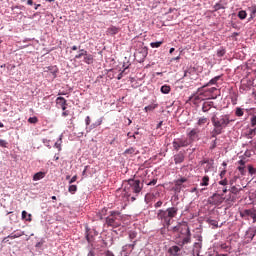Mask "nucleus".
<instances>
[{
  "label": "nucleus",
  "instance_id": "c9c22d12",
  "mask_svg": "<svg viewBox=\"0 0 256 256\" xmlns=\"http://www.w3.org/2000/svg\"><path fill=\"white\" fill-rule=\"evenodd\" d=\"M61 141L62 139L60 138L58 142L55 143L54 147H56V149H58V151H61Z\"/></svg>",
  "mask_w": 256,
  "mask_h": 256
},
{
  "label": "nucleus",
  "instance_id": "423d86ee",
  "mask_svg": "<svg viewBox=\"0 0 256 256\" xmlns=\"http://www.w3.org/2000/svg\"><path fill=\"white\" fill-rule=\"evenodd\" d=\"M172 145L175 151H179L181 147H189V140L178 138L172 142Z\"/></svg>",
  "mask_w": 256,
  "mask_h": 256
},
{
  "label": "nucleus",
  "instance_id": "4c0bfd02",
  "mask_svg": "<svg viewBox=\"0 0 256 256\" xmlns=\"http://www.w3.org/2000/svg\"><path fill=\"white\" fill-rule=\"evenodd\" d=\"M78 177L77 175H74L70 180H69V185H73V183H75V181H77Z\"/></svg>",
  "mask_w": 256,
  "mask_h": 256
},
{
  "label": "nucleus",
  "instance_id": "72a5a7b5",
  "mask_svg": "<svg viewBox=\"0 0 256 256\" xmlns=\"http://www.w3.org/2000/svg\"><path fill=\"white\" fill-rule=\"evenodd\" d=\"M250 123H251V127H256V115L251 117Z\"/></svg>",
  "mask_w": 256,
  "mask_h": 256
},
{
  "label": "nucleus",
  "instance_id": "9d476101",
  "mask_svg": "<svg viewBox=\"0 0 256 256\" xmlns=\"http://www.w3.org/2000/svg\"><path fill=\"white\" fill-rule=\"evenodd\" d=\"M56 105H57L58 109H62V111L67 110V100L64 97H57Z\"/></svg>",
  "mask_w": 256,
  "mask_h": 256
},
{
  "label": "nucleus",
  "instance_id": "4be33fe9",
  "mask_svg": "<svg viewBox=\"0 0 256 256\" xmlns=\"http://www.w3.org/2000/svg\"><path fill=\"white\" fill-rule=\"evenodd\" d=\"M200 185L201 187H207L209 185V176H204Z\"/></svg>",
  "mask_w": 256,
  "mask_h": 256
},
{
  "label": "nucleus",
  "instance_id": "bb28decb",
  "mask_svg": "<svg viewBox=\"0 0 256 256\" xmlns=\"http://www.w3.org/2000/svg\"><path fill=\"white\" fill-rule=\"evenodd\" d=\"M198 241H199V242H195V243H194V247H195L196 249H201V243H202V241H203V237H202V236H199V237H198Z\"/></svg>",
  "mask_w": 256,
  "mask_h": 256
},
{
  "label": "nucleus",
  "instance_id": "2eb2a0df",
  "mask_svg": "<svg viewBox=\"0 0 256 256\" xmlns=\"http://www.w3.org/2000/svg\"><path fill=\"white\" fill-rule=\"evenodd\" d=\"M179 251H181V248H179V246H172L169 248L168 253H170V255L177 256Z\"/></svg>",
  "mask_w": 256,
  "mask_h": 256
},
{
  "label": "nucleus",
  "instance_id": "4468645a",
  "mask_svg": "<svg viewBox=\"0 0 256 256\" xmlns=\"http://www.w3.org/2000/svg\"><path fill=\"white\" fill-rule=\"evenodd\" d=\"M120 29L115 27V26H111L107 29L106 33L107 35H117V33H119Z\"/></svg>",
  "mask_w": 256,
  "mask_h": 256
},
{
  "label": "nucleus",
  "instance_id": "473e14b6",
  "mask_svg": "<svg viewBox=\"0 0 256 256\" xmlns=\"http://www.w3.org/2000/svg\"><path fill=\"white\" fill-rule=\"evenodd\" d=\"M248 172L250 175H255L256 169L252 167L251 165L248 166Z\"/></svg>",
  "mask_w": 256,
  "mask_h": 256
},
{
  "label": "nucleus",
  "instance_id": "37998d69",
  "mask_svg": "<svg viewBox=\"0 0 256 256\" xmlns=\"http://www.w3.org/2000/svg\"><path fill=\"white\" fill-rule=\"evenodd\" d=\"M163 205V201H158L154 204V207L157 209Z\"/></svg>",
  "mask_w": 256,
  "mask_h": 256
},
{
  "label": "nucleus",
  "instance_id": "09e8293b",
  "mask_svg": "<svg viewBox=\"0 0 256 256\" xmlns=\"http://www.w3.org/2000/svg\"><path fill=\"white\" fill-rule=\"evenodd\" d=\"M226 173H227V170H223V171L220 173L221 179H223V177H225Z\"/></svg>",
  "mask_w": 256,
  "mask_h": 256
},
{
  "label": "nucleus",
  "instance_id": "f03ea898",
  "mask_svg": "<svg viewBox=\"0 0 256 256\" xmlns=\"http://www.w3.org/2000/svg\"><path fill=\"white\" fill-rule=\"evenodd\" d=\"M179 213V208L177 206H172L166 210L160 209L157 212V220L161 221L164 226L169 227L171 225V219H175Z\"/></svg>",
  "mask_w": 256,
  "mask_h": 256
},
{
  "label": "nucleus",
  "instance_id": "e433bc0d",
  "mask_svg": "<svg viewBox=\"0 0 256 256\" xmlns=\"http://www.w3.org/2000/svg\"><path fill=\"white\" fill-rule=\"evenodd\" d=\"M183 184L181 183V181L178 179V180H176L175 181V187H176V189H181V186H182Z\"/></svg>",
  "mask_w": 256,
  "mask_h": 256
},
{
  "label": "nucleus",
  "instance_id": "680f3d73",
  "mask_svg": "<svg viewBox=\"0 0 256 256\" xmlns=\"http://www.w3.org/2000/svg\"><path fill=\"white\" fill-rule=\"evenodd\" d=\"M191 193H197V188H192Z\"/></svg>",
  "mask_w": 256,
  "mask_h": 256
},
{
  "label": "nucleus",
  "instance_id": "864d4df0",
  "mask_svg": "<svg viewBox=\"0 0 256 256\" xmlns=\"http://www.w3.org/2000/svg\"><path fill=\"white\" fill-rule=\"evenodd\" d=\"M178 180H180L182 184H183V183H187V178H185V177L180 178V179H178Z\"/></svg>",
  "mask_w": 256,
  "mask_h": 256
},
{
  "label": "nucleus",
  "instance_id": "f3484780",
  "mask_svg": "<svg viewBox=\"0 0 256 256\" xmlns=\"http://www.w3.org/2000/svg\"><path fill=\"white\" fill-rule=\"evenodd\" d=\"M219 79H221V76H215L205 85V87H209L210 85H217V81H219Z\"/></svg>",
  "mask_w": 256,
  "mask_h": 256
},
{
  "label": "nucleus",
  "instance_id": "c85d7f7f",
  "mask_svg": "<svg viewBox=\"0 0 256 256\" xmlns=\"http://www.w3.org/2000/svg\"><path fill=\"white\" fill-rule=\"evenodd\" d=\"M135 154V148L130 147L124 151V155H133Z\"/></svg>",
  "mask_w": 256,
  "mask_h": 256
},
{
  "label": "nucleus",
  "instance_id": "f257e3e1",
  "mask_svg": "<svg viewBox=\"0 0 256 256\" xmlns=\"http://www.w3.org/2000/svg\"><path fill=\"white\" fill-rule=\"evenodd\" d=\"M212 125L214 129L211 132V136L213 139L217 138V135H221L223 133V129L227 128L233 120H231V116L229 114H223L217 116L214 114L211 118Z\"/></svg>",
  "mask_w": 256,
  "mask_h": 256
},
{
  "label": "nucleus",
  "instance_id": "393cba45",
  "mask_svg": "<svg viewBox=\"0 0 256 256\" xmlns=\"http://www.w3.org/2000/svg\"><path fill=\"white\" fill-rule=\"evenodd\" d=\"M244 114L245 113L243 112V108H239V107L236 108V111H235L236 117H243Z\"/></svg>",
  "mask_w": 256,
  "mask_h": 256
},
{
  "label": "nucleus",
  "instance_id": "0eeeda50",
  "mask_svg": "<svg viewBox=\"0 0 256 256\" xmlns=\"http://www.w3.org/2000/svg\"><path fill=\"white\" fill-rule=\"evenodd\" d=\"M230 196L227 198V201H232L235 202L237 201V194L241 193V191H243V188L241 187H237V186H232L230 189Z\"/></svg>",
  "mask_w": 256,
  "mask_h": 256
},
{
  "label": "nucleus",
  "instance_id": "c756f323",
  "mask_svg": "<svg viewBox=\"0 0 256 256\" xmlns=\"http://www.w3.org/2000/svg\"><path fill=\"white\" fill-rule=\"evenodd\" d=\"M28 123H31L32 125H35L36 123H39V119L36 116L30 117L28 119Z\"/></svg>",
  "mask_w": 256,
  "mask_h": 256
},
{
  "label": "nucleus",
  "instance_id": "4d7b16f0",
  "mask_svg": "<svg viewBox=\"0 0 256 256\" xmlns=\"http://www.w3.org/2000/svg\"><path fill=\"white\" fill-rule=\"evenodd\" d=\"M123 79V72H121L119 75H118V80H121Z\"/></svg>",
  "mask_w": 256,
  "mask_h": 256
},
{
  "label": "nucleus",
  "instance_id": "f8f14e48",
  "mask_svg": "<svg viewBox=\"0 0 256 256\" xmlns=\"http://www.w3.org/2000/svg\"><path fill=\"white\" fill-rule=\"evenodd\" d=\"M185 161V152L180 151L178 154L174 155L175 165H179Z\"/></svg>",
  "mask_w": 256,
  "mask_h": 256
},
{
  "label": "nucleus",
  "instance_id": "5701e85b",
  "mask_svg": "<svg viewBox=\"0 0 256 256\" xmlns=\"http://www.w3.org/2000/svg\"><path fill=\"white\" fill-rule=\"evenodd\" d=\"M144 109H145L146 113H149V111H154V109H157V104L148 105Z\"/></svg>",
  "mask_w": 256,
  "mask_h": 256
},
{
  "label": "nucleus",
  "instance_id": "79ce46f5",
  "mask_svg": "<svg viewBox=\"0 0 256 256\" xmlns=\"http://www.w3.org/2000/svg\"><path fill=\"white\" fill-rule=\"evenodd\" d=\"M217 55L218 57H223V55H225V50H218Z\"/></svg>",
  "mask_w": 256,
  "mask_h": 256
},
{
  "label": "nucleus",
  "instance_id": "052dcab7",
  "mask_svg": "<svg viewBox=\"0 0 256 256\" xmlns=\"http://www.w3.org/2000/svg\"><path fill=\"white\" fill-rule=\"evenodd\" d=\"M27 5H33V0H28Z\"/></svg>",
  "mask_w": 256,
  "mask_h": 256
},
{
  "label": "nucleus",
  "instance_id": "b1692460",
  "mask_svg": "<svg viewBox=\"0 0 256 256\" xmlns=\"http://www.w3.org/2000/svg\"><path fill=\"white\" fill-rule=\"evenodd\" d=\"M68 191L71 193V195H75V193H77V185H70L68 187Z\"/></svg>",
  "mask_w": 256,
  "mask_h": 256
},
{
  "label": "nucleus",
  "instance_id": "6e6552de",
  "mask_svg": "<svg viewBox=\"0 0 256 256\" xmlns=\"http://www.w3.org/2000/svg\"><path fill=\"white\" fill-rule=\"evenodd\" d=\"M225 201V198L221 196V194H214L213 196L208 198V202L210 205H221Z\"/></svg>",
  "mask_w": 256,
  "mask_h": 256
},
{
  "label": "nucleus",
  "instance_id": "338daca9",
  "mask_svg": "<svg viewBox=\"0 0 256 256\" xmlns=\"http://www.w3.org/2000/svg\"><path fill=\"white\" fill-rule=\"evenodd\" d=\"M205 105H206V104H204L203 107H202V111H204V113L207 111Z\"/></svg>",
  "mask_w": 256,
  "mask_h": 256
},
{
  "label": "nucleus",
  "instance_id": "774afa93",
  "mask_svg": "<svg viewBox=\"0 0 256 256\" xmlns=\"http://www.w3.org/2000/svg\"><path fill=\"white\" fill-rule=\"evenodd\" d=\"M216 256H227V254H217Z\"/></svg>",
  "mask_w": 256,
  "mask_h": 256
},
{
  "label": "nucleus",
  "instance_id": "1a4fd4ad",
  "mask_svg": "<svg viewBox=\"0 0 256 256\" xmlns=\"http://www.w3.org/2000/svg\"><path fill=\"white\" fill-rule=\"evenodd\" d=\"M183 230L185 231L186 236L183 238L181 246L191 243V229H189V226L186 225L184 226Z\"/></svg>",
  "mask_w": 256,
  "mask_h": 256
},
{
  "label": "nucleus",
  "instance_id": "0e129e2a",
  "mask_svg": "<svg viewBox=\"0 0 256 256\" xmlns=\"http://www.w3.org/2000/svg\"><path fill=\"white\" fill-rule=\"evenodd\" d=\"M221 249H227V245L222 244V245H221Z\"/></svg>",
  "mask_w": 256,
  "mask_h": 256
},
{
  "label": "nucleus",
  "instance_id": "20e7f679",
  "mask_svg": "<svg viewBox=\"0 0 256 256\" xmlns=\"http://www.w3.org/2000/svg\"><path fill=\"white\" fill-rule=\"evenodd\" d=\"M121 221H123V216H121V212L112 211L110 215L106 217V225L107 227H112V229H117V227H121Z\"/></svg>",
  "mask_w": 256,
  "mask_h": 256
},
{
  "label": "nucleus",
  "instance_id": "e2e57ef3",
  "mask_svg": "<svg viewBox=\"0 0 256 256\" xmlns=\"http://www.w3.org/2000/svg\"><path fill=\"white\" fill-rule=\"evenodd\" d=\"M252 15H256V8L252 9Z\"/></svg>",
  "mask_w": 256,
  "mask_h": 256
},
{
  "label": "nucleus",
  "instance_id": "de8ad7c7",
  "mask_svg": "<svg viewBox=\"0 0 256 256\" xmlns=\"http://www.w3.org/2000/svg\"><path fill=\"white\" fill-rule=\"evenodd\" d=\"M149 186H153V185H157V180L156 179H153L152 181H150L148 183Z\"/></svg>",
  "mask_w": 256,
  "mask_h": 256
},
{
  "label": "nucleus",
  "instance_id": "aec40b11",
  "mask_svg": "<svg viewBox=\"0 0 256 256\" xmlns=\"http://www.w3.org/2000/svg\"><path fill=\"white\" fill-rule=\"evenodd\" d=\"M209 119H207L206 117H202V118H199L198 122H197V125L199 127H203V125H205L206 123H208Z\"/></svg>",
  "mask_w": 256,
  "mask_h": 256
},
{
  "label": "nucleus",
  "instance_id": "9b49d317",
  "mask_svg": "<svg viewBox=\"0 0 256 256\" xmlns=\"http://www.w3.org/2000/svg\"><path fill=\"white\" fill-rule=\"evenodd\" d=\"M242 217H251L253 222H256V210L255 209H246L242 213Z\"/></svg>",
  "mask_w": 256,
  "mask_h": 256
},
{
  "label": "nucleus",
  "instance_id": "412c9836",
  "mask_svg": "<svg viewBox=\"0 0 256 256\" xmlns=\"http://www.w3.org/2000/svg\"><path fill=\"white\" fill-rule=\"evenodd\" d=\"M163 45V41H158V42H151L150 43V47H152V49H159L160 46Z\"/></svg>",
  "mask_w": 256,
  "mask_h": 256
},
{
  "label": "nucleus",
  "instance_id": "69168bd1",
  "mask_svg": "<svg viewBox=\"0 0 256 256\" xmlns=\"http://www.w3.org/2000/svg\"><path fill=\"white\" fill-rule=\"evenodd\" d=\"M161 125H163V121H161L158 125H157V129H159L161 127Z\"/></svg>",
  "mask_w": 256,
  "mask_h": 256
},
{
  "label": "nucleus",
  "instance_id": "39448f33",
  "mask_svg": "<svg viewBox=\"0 0 256 256\" xmlns=\"http://www.w3.org/2000/svg\"><path fill=\"white\" fill-rule=\"evenodd\" d=\"M75 60L77 59H83V61L87 64V65H92L94 58L93 55L89 54V52H87V50L85 49H80L78 51V54L75 55L74 57Z\"/></svg>",
  "mask_w": 256,
  "mask_h": 256
},
{
  "label": "nucleus",
  "instance_id": "49530a36",
  "mask_svg": "<svg viewBox=\"0 0 256 256\" xmlns=\"http://www.w3.org/2000/svg\"><path fill=\"white\" fill-rule=\"evenodd\" d=\"M245 163H247L245 160L238 161V165H240V167H245Z\"/></svg>",
  "mask_w": 256,
  "mask_h": 256
},
{
  "label": "nucleus",
  "instance_id": "6e6d98bb",
  "mask_svg": "<svg viewBox=\"0 0 256 256\" xmlns=\"http://www.w3.org/2000/svg\"><path fill=\"white\" fill-rule=\"evenodd\" d=\"M179 59H181V56H177L175 58H172L171 61H179Z\"/></svg>",
  "mask_w": 256,
  "mask_h": 256
},
{
  "label": "nucleus",
  "instance_id": "dca6fc26",
  "mask_svg": "<svg viewBox=\"0 0 256 256\" xmlns=\"http://www.w3.org/2000/svg\"><path fill=\"white\" fill-rule=\"evenodd\" d=\"M161 93L164 95H168V93H171V86L169 85H163L160 89Z\"/></svg>",
  "mask_w": 256,
  "mask_h": 256
},
{
  "label": "nucleus",
  "instance_id": "a19ab883",
  "mask_svg": "<svg viewBox=\"0 0 256 256\" xmlns=\"http://www.w3.org/2000/svg\"><path fill=\"white\" fill-rule=\"evenodd\" d=\"M255 133H256V127L254 129L249 130L248 136L251 137L252 135H255Z\"/></svg>",
  "mask_w": 256,
  "mask_h": 256
},
{
  "label": "nucleus",
  "instance_id": "2f4dec72",
  "mask_svg": "<svg viewBox=\"0 0 256 256\" xmlns=\"http://www.w3.org/2000/svg\"><path fill=\"white\" fill-rule=\"evenodd\" d=\"M221 9H225V7L221 3H217L214 5V11H219Z\"/></svg>",
  "mask_w": 256,
  "mask_h": 256
},
{
  "label": "nucleus",
  "instance_id": "8fccbe9b",
  "mask_svg": "<svg viewBox=\"0 0 256 256\" xmlns=\"http://www.w3.org/2000/svg\"><path fill=\"white\" fill-rule=\"evenodd\" d=\"M215 147H217V140L213 141L212 146L210 147V149H215Z\"/></svg>",
  "mask_w": 256,
  "mask_h": 256
},
{
  "label": "nucleus",
  "instance_id": "7ed1b4c3",
  "mask_svg": "<svg viewBox=\"0 0 256 256\" xmlns=\"http://www.w3.org/2000/svg\"><path fill=\"white\" fill-rule=\"evenodd\" d=\"M124 191L126 195L131 196V193H135L137 195L140 191H143V184L140 180L129 179L125 180L124 183Z\"/></svg>",
  "mask_w": 256,
  "mask_h": 256
},
{
  "label": "nucleus",
  "instance_id": "3c124183",
  "mask_svg": "<svg viewBox=\"0 0 256 256\" xmlns=\"http://www.w3.org/2000/svg\"><path fill=\"white\" fill-rule=\"evenodd\" d=\"M64 112H62V117H68L69 115V111H65L63 110Z\"/></svg>",
  "mask_w": 256,
  "mask_h": 256
},
{
  "label": "nucleus",
  "instance_id": "a18cd8bd",
  "mask_svg": "<svg viewBox=\"0 0 256 256\" xmlns=\"http://www.w3.org/2000/svg\"><path fill=\"white\" fill-rule=\"evenodd\" d=\"M135 237H137V233H135V232H130L129 233V238L130 239H135Z\"/></svg>",
  "mask_w": 256,
  "mask_h": 256
},
{
  "label": "nucleus",
  "instance_id": "c03bdc74",
  "mask_svg": "<svg viewBox=\"0 0 256 256\" xmlns=\"http://www.w3.org/2000/svg\"><path fill=\"white\" fill-rule=\"evenodd\" d=\"M0 147H7V142L3 139L0 140Z\"/></svg>",
  "mask_w": 256,
  "mask_h": 256
},
{
  "label": "nucleus",
  "instance_id": "7c9ffc66",
  "mask_svg": "<svg viewBox=\"0 0 256 256\" xmlns=\"http://www.w3.org/2000/svg\"><path fill=\"white\" fill-rule=\"evenodd\" d=\"M127 137H129L130 139H136V141H140L141 136H135V134H132L131 132L127 133Z\"/></svg>",
  "mask_w": 256,
  "mask_h": 256
},
{
  "label": "nucleus",
  "instance_id": "6ab92c4d",
  "mask_svg": "<svg viewBox=\"0 0 256 256\" xmlns=\"http://www.w3.org/2000/svg\"><path fill=\"white\" fill-rule=\"evenodd\" d=\"M43 177H45V173H43V172H37V173L34 174V176H33V181H40V179H43Z\"/></svg>",
  "mask_w": 256,
  "mask_h": 256
},
{
  "label": "nucleus",
  "instance_id": "cd10ccee",
  "mask_svg": "<svg viewBox=\"0 0 256 256\" xmlns=\"http://www.w3.org/2000/svg\"><path fill=\"white\" fill-rule=\"evenodd\" d=\"M238 17L239 19H246L247 18V12L245 10L239 11L238 12Z\"/></svg>",
  "mask_w": 256,
  "mask_h": 256
},
{
  "label": "nucleus",
  "instance_id": "a211bd4d",
  "mask_svg": "<svg viewBox=\"0 0 256 256\" xmlns=\"http://www.w3.org/2000/svg\"><path fill=\"white\" fill-rule=\"evenodd\" d=\"M31 217H32L31 214H28L27 211H25V210L22 211V219L24 221L31 222L32 221Z\"/></svg>",
  "mask_w": 256,
  "mask_h": 256
},
{
  "label": "nucleus",
  "instance_id": "ddd939ff",
  "mask_svg": "<svg viewBox=\"0 0 256 256\" xmlns=\"http://www.w3.org/2000/svg\"><path fill=\"white\" fill-rule=\"evenodd\" d=\"M199 128H193L188 134V138H189V141H195V139H197V137H199Z\"/></svg>",
  "mask_w": 256,
  "mask_h": 256
},
{
  "label": "nucleus",
  "instance_id": "a878e982",
  "mask_svg": "<svg viewBox=\"0 0 256 256\" xmlns=\"http://www.w3.org/2000/svg\"><path fill=\"white\" fill-rule=\"evenodd\" d=\"M207 223H209V225H212V227H219V222H217V220L208 219Z\"/></svg>",
  "mask_w": 256,
  "mask_h": 256
},
{
  "label": "nucleus",
  "instance_id": "ea45409f",
  "mask_svg": "<svg viewBox=\"0 0 256 256\" xmlns=\"http://www.w3.org/2000/svg\"><path fill=\"white\" fill-rule=\"evenodd\" d=\"M86 126L89 127L91 125V117L87 116L85 119Z\"/></svg>",
  "mask_w": 256,
  "mask_h": 256
},
{
  "label": "nucleus",
  "instance_id": "f704fd0d",
  "mask_svg": "<svg viewBox=\"0 0 256 256\" xmlns=\"http://www.w3.org/2000/svg\"><path fill=\"white\" fill-rule=\"evenodd\" d=\"M237 169L242 176L245 175V166H238Z\"/></svg>",
  "mask_w": 256,
  "mask_h": 256
},
{
  "label": "nucleus",
  "instance_id": "5fc2aeb1",
  "mask_svg": "<svg viewBox=\"0 0 256 256\" xmlns=\"http://www.w3.org/2000/svg\"><path fill=\"white\" fill-rule=\"evenodd\" d=\"M209 169H211V164L208 163L206 169H205V173H207L209 171Z\"/></svg>",
  "mask_w": 256,
  "mask_h": 256
},
{
  "label": "nucleus",
  "instance_id": "58836bf2",
  "mask_svg": "<svg viewBox=\"0 0 256 256\" xmlns=\"http://www.w3.org/2000/svg\"><path fill=\"white\" fill-rule=\"evenodd\" d=\"M218 183H219V185L225 186V185H227L229 182L227 181V178H225V179H223V180H220Z\"/></svg>",
  "mask_w": 256,
  "mask_h": 256
},
{
  "label": "nucleus",
  "instance_id": "bf43d9fd",
  "mask_svg": "<svg viewBox=\"0 0 256 256\" xmlns=\"http://www.w3.org/2000/svg\"><path fill=\"white\" fill-rule=\"evenodd\" d=\"M88 256H95V252L90 251V252L88 253Z\"/></svg>",
  "mask_w": 256,
  "mask_h": 256
},
{
  "label": "nucleus",
  "instance_id": "13d9d810",
  "mask_svg": "<svg viewBox=\"0 0 256 256\" xmlns=\"http://www.w3.org/2000/svg\"><path fill=\"white\" fill-rule=\"evenodd\" d=\"M77 49H79V47H77V46H72V48H71L72 51H77Z\"/></svg>",
  "mask_w": 256,
  "mask_h": 256
},
{
  "label": "nucleus",
  "instance_id": "603ef678",
  "mask_svg": "<svg viewBox=\"0 0 256 256\" xmlns=\"http://www.w3.org/2000/svg\"><path fill=\"white\" fill-rule=\"evenodd\" d=\"M86 239H87L88 243H91L93 238L91 236H89V234H87Z\"/></svg>",
  "mask_w": 256,
  "mask_h": 256
}]
</instances>
